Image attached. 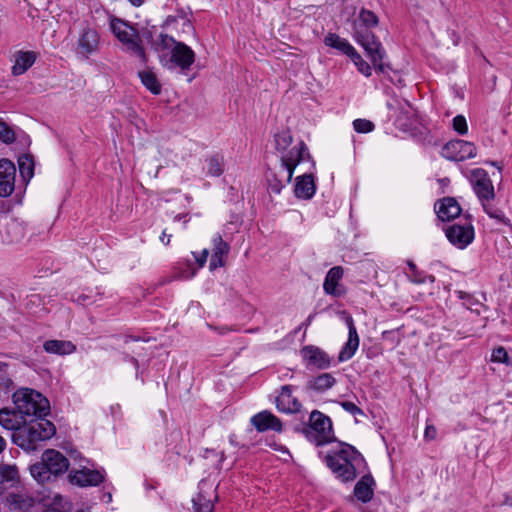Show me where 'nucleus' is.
Listing matches in <instances>:
<instances>
[{
	"label": "nucleus",
	"mask_w": 512,
	"mask_h": 512,
	"mask_svg": "<svg viewBox=\"0 0 512 512\" xmlns=\"http://www.w3.org/2000/svg\"><path fill=\"white\" fill-rule=\"evenodd\" d=\"M26 418L18 413V409L14 407H4L0 409V425L6 430L15 433V430L26 422Z\"/></svg>",
	"instance_id": "393cba45"
},
{
	"label": "nucleus",
	"mask_w": 512,
	"mask_h": 512,
	"mask_svg": "<svg viewBox=\"0 0 512 512\" xmlns=\"http://www.w3.org/2000/svg\"><path fill=\"white\" fill-rule=\"evenodd\" d=\"M482 209L484 212L493 219H496L498 222H501L507 226H509L512 230V224L510 223V220L505 217L504 212L499 208H493L490 205H485L482 203Z\"/></svg>",
	"instance_id": "a18cd8bd"
},
{
	"label": "nucleus",
	"mask_w": 512,
	"mask_h": 512,
	"mask_svg": "<svg viewBox=\"0 0 512 512\" xmlns=\"http://www.w3.org/2000/svg\"><path fill=\"white\" fill-rule=\"evenodd\" d=\"M139 78L142 84L149 90L152 94L158 95L161 92V84L156 76V74L150 70L145 69L138 73Z\"/></svg>",
	"instance_id": "2f4dec72"
},
{
	"label": "nucleus",
	"mask_w": 512,
	"mask_h": 512,
	"mask_svg": "<svg viewBox=\"0 0 512 512\" xmlns=\"http://www.w3.org/2000/svg\"><path fill=\"white\" fill-rule=\"evenodd\" d=\"M354 65L356 66L357 70L364 75L365 77H370L372 75V67L370 64L363 59V57L355 50L353 54L349 57Z\"/></svg>",
	"instance_id": "a19ab883"
},
{
	"label": "nucleus",
	"mask_w": 512,
	"mask_h": 512,
	"mask_svg": "<svg viewBox=\"0 0 512 512\" xmlns=\"http://www.w3.org/2000/svg\"><path fill=\"white\" fill-rule=\"evenodd\" d=\"M14 406L18 413L27 420L42 419L50 414L49 400L40 392L32 388H20L12 395Z\"/></svg>",
	"instance_id": "20e7f679"
},
{
	"label": "nucleus",
	"mask_w": 512,
	"mask_h": 512,
	"mask_svg": "<svg viewBox=\"0 0 512 512\" xmlns=\"http://www.w3.org/2000/svg\"><path fill=\"white\" fill-rule=\"evenodd\" d=\"M223 157L214 155L207 159V173L210 176L218 177L223 173Z\"/></svg>",
	"instance_id": "c03bdc74"
},
{
	"label": "nucleus",
	"mask_w": 512,
	"mask_h": 512,
	"mask_svg": "<svg viewBox=\"0 0 512 512\" xmlns=\"http://www.w3.org/2000/svg\"><path fill=\"white\" fill-rule=\"evenodd\" d=\"M305 157L311 158L308 148L303 140H301L296 146L291 148L285 155L281 157V162H293L300 164Z\"/></svg>",
	"instance_id": "c756f323"
},
{
	"label": "nucleus",
	"mask_w": 512,
	"mask_h": 512,
	"mask_svg": "<svg viewBox=\"0 0 512 512\" xmlns=\"http://www.w3.org/2000/svg\"><path fill=\"white\" fill-rule=\"evenodd\" d=\"M343 274L344 269L341 266H334L327 272L323 283V289L326 294L334 297H341L345 294V289L339 285Z\"/></svg>",
	"instance_id": "4be33fe9"
},
{
	"label": "nucleus",
	"mask_w": 512,
	"mask_h": 512,
	"mask_svg": "<svg viewBox=\"0 0 512 512\" xmlns=\"http://www.w3.org/2000/svg\"><path fill=\"white\" fill-rule=\"evenodd\" d=\"M463 174L469 179L473 191L477 198L480 200V168L479 167H473L469 168L466 167L463 169Z\"/></svg>",
	"instance_id": "58836bf2"
},
{
	"label": "nucleus",
	"mask_w": 512,
	"mask_h": 512,
	"mask_svg": "<svg viewBox=\"0 0 512 512\" xmlns=\"http://www.w3.org/2000/svg\"><path fill=\"white\" fill-rule=\"evenodd\" d=\"M296 162L293 161V162H281V165H280V174H282V176L285 177V182L286 183H290L291 180H292V177H293V174H294V171H295V168L299 165V164H295Z\"/></svg>",
	"instance_id": "09e8293b"
},
{
	"label": "nucleus",
	"mask_w": 512,
	"mask_h": 512,
	"mask_svg": "<svg viewBox=\"0 0 512 512\" xmlns=\"http://www.w3.org/2000/svg\"><path fill=\"white\" fill-rule=\"evenodd\" d=\"M1 234L4 243H14L23 238L24 231L17 220L10 219L6 222L4 232H1Z\"/></svg>",
	"instance_id": "c85d7f7f"
},
{
	"label": "nucleus",
	"mask_w": 512,
	"mask_h": 512,
	"mask_svg": "<svg viewBox=\"0 0 512 512\" xmlns=\"http://www.w3.org/2000/svg\"><path fill=\"white\" fill-rule=\"evenodd\" d=\"M275 148L279 152H284L293 142L291 130H279L274 134Z\"/></svg>",
	"instance_id": "e433bc0d"
},
{
	"label": "nucleus",
	"mask_w": 512,
	"mask_h": 512,
	"mask_svg": "<svg viewBox=\"0 0 512 512\" xmlns=\"http://www.w3.org/2000/svg\"><path fill=\"white\" fill-rule=\"evenodd\" d=\"M16 167L6 158L0 160V197L10 196L15 188Z\"/></svg>",
	"instance_id": "f8f14e48"
},
{
	"label": "nucleus",
	"mask_w": 512,
	"mask_h": 512,
	"mask_svg": "<svg viewBox=\"0 0 512 512\" xmlns=\"http://www.w3.org/2000/svg\"><path fill=\"white\" fill-rule=\"evenodd\" d=\"M7 501L16 510H22L26 507V499L21 494L10 493L7 496Z\"/></svg>",
	"instance_id": "8fccbe9b"
},
{
	"label": "nucleus",
	"mask_w": 512,
	"mask_h": 512,
	"mask_svg": "<svg viewBox=\"0 0 512 512\" xmlns=\"http://www.w3.org/2000/svg\"><path fill=\"white\" fill-rule=\"evenodd\" d=\"M290 427L294 433L302 434L305 436L306 429H308V424L307 422L302 421L299 423L291 424Z\"/></svg>",
	"instance_id": "4d7b16f0"
},
{
	"label": "nucleus",
	"mask_w": 512,
	"mask_h": 512,
	"mask_svg": "<svg viewBox=\"0 0 512 512\" xmlns=\"http://www.w3.org/2000/svg\"><path fill=\"white\" fill-rule=\"evenodd\" d=\"M434 211L440 221L450 222L462 213V208L456 198L446 196L435 202Z\"/></svg>",
	"instance_id": "9b49d317"
},
{
	"label": "nucleus",
	"mask_w": 512,
	"mask_h": 512,
	"mask_svg": "<svg viewBox=\"0 0 512 512\" xmlns=\"http://www.w3.org/2000/svg\"><path fill=\"white\" fill-rule=\"evenodd\" d=\"M476 152L477 149L471 142L451 140L443 146L441 154L448 160L459 162L474 157Z\"/></svg>",
	"instance_id": "1a4fd4ad"
},
{
	"label": "nucleus",
	"mask_w": 512,
	"mask_h": 512,
	"mask_svg": "<svg viewBox=\"0 0 512 512\" xmlns=\"http://www.w3.org/2000/svg\"><path fill=\"white\" fill-rule=\"evenodd\" d=\"M197 274V268L192 260L179 261L175 267V278L188 280Z\"/></svg>",
	"instance_id": "72a5a7b5"
},
{
	"label": "nucleus",
	"mask_w": 512,
	"mask_h": 512,
	"mask_svg": "<svg viewBox=\"0 0 512 512\" xmlns=\"http://www.w3.org/2000/svg\"><path fill=\"white\" fill-rule=\"evenodd\" d=\"M352 36L356 43L364 49L374 68L379 73L385 74L391 70L390 65L385 62L387 57L386 51L374 33L362 34L358 32L357 35Z\"/></svg>",
	"instance_id": "423d86ee"
},
{
	"label": "nucleus",
	"mask_w": 512,
	"mask_h": 512,
	"mask_svg": "<svg viewBox=\"0 0 512 512\" xmlns=\"http://www.w3.org/2000/svg\"><path fill=\"white\" fill-rule=\"evenodd\" d=\"M300 355L308 370H326L332 366L333 358L315 345H306L300 349Z\"/></svg>",
	"instance_id": "6e6552de"
},
{
	"label": "nucleus",
	"mask_w": 512,
	"mask_h": 512,
	"mask_svg": "<svg viewBox=\"0 0 512 512\" xmlns=\"http://www.w3.org/2000/svg\"><path fill=\"white\" fill-rule=\"evenodd\" d=\"M250 422L258 432L272 430L281 433L283 431L282 421L268 410H263L252 416Z\"/></svg>",
	"instance_id": "4468645a"
},
{
	"label": "nucleus",
	"mask_w": 512,
	"mask_h": 512,
	"mask_svg": "<svg viewBox=\"0 0 512 512\" xmlns=\"http://www.w3.org/2000/svg\"><path fill=\"white\" fill-rule=\"evenodd\" d=\"M436 435H437V430L433 425H428L425 428L424 438L426 440H434L436 438Z\"/></svg>",
	"instance_id": "bf43d9fd"
},
{
	"label": "nucleus",
	"mask_w": 512,
	"mask_h": 512,
	"mask_svg": "<svg viewBox=\"0 0 512 512\" xmlns=\"http://www.w3.org/2000/svg\"><path fill=\"white\" fill-rule=\"evenodd\" d=\"M484 163L486 165H491L493 167L496 168V171H494L492 173V177L495 179V180H498L499 181V185H501L502 181H503V176H502V172H503V163L502 162H499V161H491V160H486L484 161Z\"/></svg>",
	"instance_id": "864d4df0"
},
{
	"label": "nucleus",
	"mask_w": 512,
	"mask_h": 512,
	"mask_svg": "<svg viewBox=\"0 0 512 512\" xmlns=\"http://www.w3.org/2000/svg\"><path fill=\"white\" fill-rule=\"evenodd\" d=\"M8 368L9 365L7 363L0 362V392L6 393L14 387Z\"/></svg>",
	"instance_id": "37998d69"
},
{
	"label": "nucleus",
	"mask_w": 512,
	"mask_h": 512,
	"mask_svg": "<svg viewBox=\"0 0 512 512\" xmlns=\"http://www.w3.org/2000/svg\"><path fill=\"white\" fill-rule=\"evenodd\" d=\"M19 483V472L15 465H1L0 466V487L2 490L5 489L4 485L13 487Z\"/></svg>",
	"instance_id": "7c9ffc66"
},
{
	"label": "nucleus",
	"mask_w": 512,
	"mask_h": 512,
	"mask_svg": "<svg viewBox=\"0 0 512 512\" xmlns=\"http://www.w3.org/2000/svg\"><path fill=\"white\" fill-rule=\"evenodd\" d=\"M69 482L79 487L98 486L104 481V474L99 470L83 467L80 470L70 472Z\"/></svg>",
	"instance_id": "ddd939ff"
},
{
	"label": "nucleus",
	"mask_w": 512,
	"mask_h": 512,
	"mask_svg": "<svg viewBox=\"0 0 512 512\" xmlns=\"http://www.w3.org/2000/svg\"><path fill=\"white\" fill-rule=\"evenodd\" d=\"M170 61L182 71H186L189 70L194 63L195 53L189 46L179 42L171 52Z\"/></svg>",
	"instance_id": "412c9836"
},
{
	"label": "nucleus",
	"mask_w": 512,
	"mask_h": 512,
	"mask_svg": "<svg viewBox=\"0 0 512 512\" xmlns=\"http://www.w3.org/2000/svg\"><path fill=\"white\" fill-rule=\"evenodd\" d=\"M495 197L493 180L487 171L482 169V200H492Z\"/></svg>",
	"instance_id": "79ce46f5"
},
{
	"label": "nucleus",
	"mask_w": 512,
	"mask_h": 512,
	"mask_svg": "<svg viewBox=\"0 0 512 512\" xmlns=\"http://www.w3.org/2000/svg\"><path fill=\"white\" fill-rule=\"evenodd\" d=\"M491 361L512 367V358L509 357L507 350L503 346H499L493 349L491 354Z\"/></svg>",
	"instance_id": "49530a36"
},
{
	"label": "nucleus",
	"mask_w": 512,
	"mask_h": 512,
	"mask_svg": "<svg viewBox=\"0 0 512 512\" xmlns=\"http://www.w3.org/2000/svg\"><path fill=\"white\" fill-rule=\"evenodd\" d=\"M110 30L122 44L123 51L139 58L142 63H146V53L141 45V39L137 28L129 25L122 19L111 17Z\"/></svg>",
	"instance_id": "39448f33"
},
{
	"label": "nucleus",
	"mask_w": 512,
	"mask_h": 512,
	"mask_svg": "<svg viewBox=\"0 0 512 512\" xmlns=\"http://www.w3.org/2000/svg\"><path fill=\"white\" fill-rule=\"evenodd\" d=\"M292 385H283L280 389V395L276 397V408L283 413L293 414L300 412L302 404L295 397H292Z\"/></svg>",
	"instance_id": "dca6fc26"
},
{
	"label": "nucleus",
	"mask_w": 512,
	"mask_h": 512,
	"mask_svg": "<svg viewBox=\"0 0 512 512\" xmlns=\"http://www.w3.org/2000/svg\"><path fill=\"white\" fill-rule=\"evenodd\" d=\"M0 140L5 144L16 141L15 130H0Z\"/></svg>",
	"instance_id": "6e6d98bb"
},
{
	"label": "nucleus",
	"mask_w": 512,
	"mask_h": 512,
	"mask_svg": "<svg viewBox=\"0 0 512 512\" xmlns=\"http://www.w3.org/2000/svg\"><path fill=\"white\" fill-rule=\"evenodd\" d=\"M307 424L305 438L316 447L338 443L339 449L330 450L324 456L322 451L318 453L337 480L342 483H351L357 478V466L363 464L367 468L364 456L356 447L337 439L329 416L319 410H313Z\"/></svg>",
	"instance_id": "f257e3e1"
},
{
	"label": "nucleus",
	"mask_w": 512,
	"mask_h": 512,
	"mask_svg": "<svg viewBox=\"0 0 512 512\" xmlns=\"http://www.w3.org/2000/svg\"><path fill=\"white\" fill-rule=\"evenodd\" d=\"M56 434V426L46 418L26 420L11 433L12 442L26 452H35Z\"/></svg>",
	"instance_id": "f03ea898"
},
{
	"label": "nucleus",
	"mask_w": 512,
	"mask_h": 512,
	"mask_svg": "<svg viewBox=\"0 0 512 512\" xmlns=\"http://www.w3.org/2000/svg\"><path fill=\"white\" fill-rule=\"evenodd\" d=\"M191 254L194 258L193 263L196 266L197 270L200 268H203L207 262V258L209 256V250L203 249L201 252H192Z\"/></svg>",
	"instance_id": "603ef678"
},
{
	"label": "nucleus",
	"mask_w": 512,
	"mask_h": 512,
	"mask_svg": "<svg viewBox=\"0 0 512 512\" xmlns=\"http://www.w3.org/2000/svg\"><path fill=\"white\" fill-rule=\"evenodd\" d=\"M378 25V17L370 10L362 9L352 24V35L373 33L371 28Z\"/></svg>",
	"instance_id": "b1692460"
},
{
	"label": "nucleus",
	"mask_w": 512,
	"mask_h": 512,
	"mask_svg": "<svg viewBox=\"0 0 512 512\" xmlns=\"http://www.w3.org/2000/svg\"><path fill=\"white\" fill-rule=\"evenodd\" d=\"M212 255L209 262V270L214 271L217 268L225 266V258L229 254L230 246L222 239L221 234L217 233L213 239Z\"/></svg>",
	"instance_id": "6ab92c4d"
},
{
	"label": "nucleus",
	"mask_w": 512,
	"mask_h": 512,
	"mask_svg": "<svg viewBox=\"0 0 512 512\" xmlns=\"http://www.w3.org/2000/svg\"><path fill=\"white\" fill-rule=\"evenodd\" d=\"M101 47V36L97 28L86 23L77 32L74 53L77 59L87 60L97 54Z\"/></svg>",
	"instance_id": "0eeeda50"
},
{
	"label": "nucleus",
	"mask_w": 512,
	"mask_h": 512,
	"mask_svg": "<svg viewBox=\"0 0 512 512\" xmlns=\"http://www.w3.org/2000/svg\"><path fill=\"white\" fill-rule=\"evenodd\" d=\"M43 512H66L63 498L60 495H56L50 504L45 505Z\"/></svg>",
	"instance_id": "3c124183"
},
{
	"label": "nucleus",
	"mask_w": 512,
	"mask_h": 512,
	"mask_svg": "<svg viewBox=\"0 0 512 512\" xmlns=\"http://www.w3.org/2000/svg\"><path fill=\"white\" fill-rule=\"evenodd\" d=\"M324 44L338 50L348 57H350V55L356 50L347 39L342 38L335 33L327 34L324 38Z\"/></svg>",
	"instance_id": "cd10ccee"
},
{
	"label": "nucleus",
	"mask_w": 512,
	"mask_h": 512,
	"mask_svg": "<svg viewBox=\"0 0 512 512\" xmlns=\"http://www.w3.org/2000/svg\"><path fill=\"white\" fill-rule=\"evenodd\" d=\"M340 406L352 415H363V410L351 401H341Z\"/></svg>",
	"instance_id": "5fc2aeb1"
},
{
	"label": "nucleus",
	"mask_w": 512,
	"mask_h": 512,
	"mask_svg": "<svg viewBox=\"0 0 512 512\" xmlns=\"http://www.w3.org/2000/svg\"><path fill=\"white\" fill-rule=\"evenodd\" d=\"M178 43L173 37L160 33L153 39L152 47L157 52L169 51L171 53Z\"/></svg>",
	"instance_id": "c9c22d12"
},
{
	"label": "nucleus",
	"mask_w": 512,
	"mask_h": 512,
	"mask_svg": "<svg viewBox=\"0 0 512 512\" xmlns=\"http://www.w3.org/2000/svg\"><path fill=\"white\" fill-rule=\"evenodd\" d=\"M337 383L336 378L331 373H321L317 376H311L304 386L307 394H323L334 387Z\"/></svg>",
	"instance_id": "a211bd4d"
},
{
	"label": "nucleus",
	"mask_w": 512,
	"mask_h": 512,
	"mask_svg": "<svg viewBox=\"0 0 512 512\" xmlns=\"http://www.w3.org/2000/svg\"><path fill=\"white\" fill-rule=\"evenodd\" d=\"M194 512H214V504L207 499L202 493H198L192 499Z\"/></svg>",
	"instance_id": "ea45409f"
},
{
	"label": "nucleus",
	"mask_w": 512,
	"mask_h": 512,
	"mask_svg": "<svg viewBox=\"0 0 512 512\" xmlns=\"http://www.w3.org/2000/svg\"><path fill=\"white\" fill-rule=\"evenodd\" d=\"M430 131L431 130H403V132L407 133L409 137L422 145H437V142L433 140Z\"/></svg>",
	"instance_id": "4c0bfd02"
},
{
	"label": "nucleus",
	"mask_w": 512,
	"mask_h": 512,
	"mask_svg": "<svg viewBox=\"0 0 512 512\" xmlns=\"http://www.w3.org/2000/svg\"><path fill=\"white\" fill-rule=\"evenodd\" d=\"M346 324L348 327V340L339 352L338 362H344L351 359L359 347V336L354 320L351 316L346 318Z\"/></svg>",
	"instance_id": "f3484780"
},
{
	"label": "nucleus",
	"mask_w": 512,
	"mask_h": 512,
	"mask_svg": "<svg viewBox=\"0 0 512 512\" xmlns=\"http://www.w3.org/2000/svg\"><path fill=\"white\" fill-rule=\"evenodd\" d=\"M406 263L410 270V274L408 275L409 279L416 284L425 283L427 278L426 273L422 270H419L412 260H407Z\"/></svg>",
	"instance_id": "de8ad7c7"
},
{
	"label": "nucleus",
	"mask_w": 512,
	"mask_h": 512,
	"mask_svg": "<svg viewBox=\"0 0 512 512\" xmlns=\"http://www.w3.org/2000/svg\"><path fill=\"white\" fill-rule=\"evenodd\" d=\"M458 296H459L460 299L466 300L467 303H469V304L477 303V300L472 295H470L467 292L458 291Z\"/></svg>",
	"instance_id": "e2e57ef3"
},
{
	"label": "nucleus",
	"mask_w": 512,
	"mask_h": 512,
	"mask_svg": "<svg viewBox=\"0 0 512 512\" xmlns=\"http://www.w3.org/2000/svg\"><path fill=\"white\" fill-rule=\"evenodd\" d=\"M45 352L56 355H69L76 350L75 344L67 340H47L43 344Z\"/></svg>",
	"instance_id": "bb28decb"
},
{
	"label": "nucleus",
	"mask_w": 512,
	"mask_h": 512,
	"mask_svg": "<svg viewBox=\"0 0 512 512\" xmlns=\"http://www.w3.org/2000/svg\"><path fill=\"white\" fill-rule=\"evenodd\" d=\"M19 172L22 179L27 183L34 176V158L31 154H23L18 158Z\"/></svg>",
	"instance_id": "473e14b6"
},
{
	"label": "nucleus",
	"mask_w": 512,
	"mask_h": 512,
	"mask_svg": "<svg viewBox=\"0 0 512 512\" xmlns=\"http://www.w3.org/2000/svg\"><path fill=\"white\" fill-rule=\"evenodd\" d=\"M69 460L56 449H46L41 460L31 464L29 471L34 480L44 484L65 474L69 469Z\"/></svg>",
	"instance_id": "7ed1b4c3"
},
{
	"label": "nucleus",
	"mask_w": 512,
	"mask_h": 512,
	"mask_svg": "<svg viewBox=\"0 0 512 512\" xmlns=\"http://www.w3.org/2000/svg\"><path fill=\"white\" fill-rule=\"evenodd\" d=\"M36 53L33 51H18L14 55L12 74L20 76L24 74L36 61Z\"/></svg>",
	"instance_id": "a878e982"
},
{
	"label": "nucleus",
	"mask_w": 512,
	"mask_h": 512,
	"mask_svg": "<svg viewBox=\"0 0 512 512\" xmlns=\"http://www.w3.org/2000/svg\"><path fill=\"white\" fill-rule=\"evenodd\" d=\"M315 316H316V313H311V314L307 317V319H306L303 323H301V324L298 326V328L296 329V331H295V332H298V331H299V330H301L302 328H307L308 326H310V325H311V323H312V321H313V319L315 318Z\"/></svg>",
	"instance_id": "0e129e2a"
},
{
	"label": "nucleus",
	"mask_w": 512,
	"mask_h": 512,
	"mask_svg": "<svg viewBox=\"0 0 512 512\" xmlns=\"http://www.w3.org/2000/svg\"><path fill=\"white\" fill-rule=\"evenodd\" d=\"M316 192L314 175L305 173L295 178L294 195L298 199L309 200Z\"/></svg>",
	"instance_id": "5701e85b"
},
{
	"label": "nucleus",
	"mask_w": 512,
	"mask_h": 512,
	"mask_svg": "<svg viewBox=\"0 0 512 512\" xmlns=\"http://www.w3.org/2000/svg\"><path fill=\"white\" fill-rule=\"evenodd\" d=\"M266 180L268 183V190L274 194H279L287 184L285 177L272 169H268L266 172Z\"/></svg>",
	"instance_id": "f704fd0d"
},
{
	"label": "nucleus",
	"mask_w": 512,
	"mask_h": 512,
	"mask_svg": "<svg viewBox=\"0 0 512 512\" xmlns=\"http://www.w3.org/2000/svg\"><path fill=\"white\" fill-rule=\"evenodd\" d=\"M353 128H374V124L366 119H355L353 121Z\"/></svg>",
	"instance_id": "13d9d810"
},
{
	"label": "nucleus",
	"mask_w": 512,
	"mask_h": 512,
	"mask_svg": "<svg viewBox=\"0 0 512 512\" xmlns=\"http://www.w3.org/2000/svg\"><path fill=\"white\" fill-rule=\"evenodd\" d=\"M122 355H123V361L131 363L135 367V369L138 371L139 361L137 360V358H135L134 356H132L128 353H125V352Z\"/></svg>",
	"instance_id": "680f3d73"
},
{
	"label": "nucleus",
	"mask_w": 512,
	"mask_h": 512,
	"mask_svg": "<svg viewBox=\"0 0 512 512\" xmlns=\"http://www.w3.org/2000/svg\"><path fill=\"white\" fill-rule=\"evenodd\" d=\"M438 183H439L440 187L442 188V193H444L445 192L444 189L446 187H448V185L450 184V179L447 177H444V178L439 179Z\"/></svg>",
	"instance_id": "69168bd1"
},
{
	"label": "nucleus",
	"mask_w": 512,
	"mask_h": 512,
	"mask_svg": "<svg viewBox=\"0 0 512 512\" xmlns=\"http://www.w3.org/2000/svg\"><path fill=\"white\" fill-rule=\"evenodd\" d=\"M503 504L512 507V495L505 494Z\"/></svg>",
	"instance_id": "774afa93"
},
{
	"label": "nucleus",
	"mask_w": 512,
	"mask_h": 512,
	"mask_svg": "<svg viewBox=\"0 0 512 512\" xmlns=\"http://www.w3.org/2000/svg\"><path fill=\"white\" fill-rule=\"evenodd\" d=\"M452 128H467V122L464 116L457 115L453 118V127Z\"/></svg>",
	"instance_id": "052dcab7"
},
{
	"label": "nucleus",
	"mask_w": 512,
	"mask_h": 512,
	"mask_svg": "<svg viewBox=\"0 0 512 512\" xmlns=\"http://www.w3.org/2000/svg\"><path fill=\"white\" fill-rule=\"evenodd\" d=\"M375 487L376 481L372 474L368 472L356 482L353 489V497L366 504L373 499Z\"/></svg>",
	"instance_id": "aec40b11"
},
{
	"label": "nucleus",
	"mask_w": 512,
	"mask_h": 512,
	"mask_svg": "<svg viewBox=\"0 0 512 512\" xmlns=\"http://www.w3.org/2000/svg\"><path fill=\"white\" fill-rule=\"evenodd\" d=\"M292 385H283L280 389V395L276 397V408L283 413L293 414L300 412L302 404L295 397H292Z\"/></svg>",
	"instance_id": "2eb2a0df"
},
{
	"label": "nucleus",
	"mask_w": 512,
	"mask_h": 512,
	"mask_svg": "<svg viewBox=\"0 0 512 512\" xmlns=\"http://www.w3.org/2000/svg\"><path fill=\"white\" fill-rule=\"evenodd\" d=\"M171 235L166 233V230L162 232V235L160 236V240L164 245H168L170 243Z\"/></svg>",
	"instance_id": "338daca9"
},
{
	"label": "nucleus",
	"mask_w": 512,
	"mask_h": 512,
	"mask_svg": "<svg viewBox=\"0 0 512 512\" xmlns=\"http://www.w3.org/2000/svg\"><path fill=\"white\" fill-rule=\"evenodd\" d=\"M445 235L452 245L464 249L474 239V228L470 223L464 225L453 224L445 229Z\"/></svg>",
	"instance_id": "9d476101"
}]
</instances>
